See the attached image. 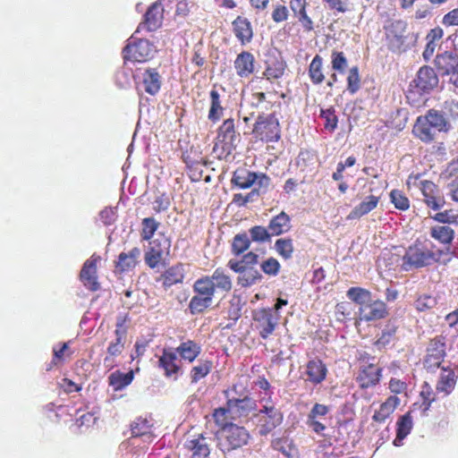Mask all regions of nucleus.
<instances>
[{"instance_id": "obj_35", "label": "nucleus", "mask_w": 458, "mask_h": 458, "mask_svg": "<svg viewBox=\"0 0 458 458\" xmlns=\"http://www.w3.org/2000/svg\"><path fill=\"white\" fill-rule=\"evenodd\" d=\"M433 130L434 128L428 123L427 119H422V116H419L413 126L412 132L415 137L428 143L434 140L435 133Z\"/></svg>"}, {"instance_id": "obj_12", "label": "nucleus", "mask_w": 458, "mask_h": 458, "mask_svg": "<svg viewBox=\"0 0 458 458\" xmlns=\"http://www.w3.org/2000/svg\"><path fill=\"white\" fill-rule=\"evenodd\" d=\"M420 190L423 196V202L433 210H440L445 204L444 195L438 186L431 181L424 180L420 182Z\"/></svg>"}, {"instance_id": "obj_46", "label": "nucleus", "mask_w": 458, "mask_h": 458, "mask_svg": "<svg viewBox=\"0 0 458 458\" xmlns=\"http://www.w3.org/2000/svg\"><path fill=\"white\" fill-rule=\"evenodd\" d=\"M250 239L247 233H241L234 235L232 242V252L235 256L242 254L250 248Z\"/></svg>"}, {"instance_id": "obj_44", "label": "nucleus", "mask_w": 458, "mask_h": 458, "mask_svg": "<svg viewBox=\"0 0 458 458\" xmlns=\"http://www.w3.org/2000/svg\"><path fill=\"white\" fill-rule=\"evenodd\" d=\"M422 119H427L428 123L438 131H446L448 130L445 117L435 109L428 110L427 114L422 116Z\"/></svg>"}, {"instance_id": "obj_36", "label": "nucleus", "mask_w": 458, "mask_h": 458, "mask_svg": "<svg viewBox=\"0 0 458 458\" xmlns=\"http://www.w3.org/2000/svg\"><path fill=\"white\" fill-rule=\"evenodd\" d=\"M137 77L132 68L128 67L126 64L120 67L114 73V83L120 89H129L133 81H137Z\"/></svg>"}, {"instance_id": "obj_38", "label": "nucleus", "mask_w": 458, "mask_h": 458, "mask_svg": "<svg viewBox=\"0 0 458 458\" xmlns=\"http://www.w3.org/2000/svg\"><path fill=\"white\" fill-rule=\"evenodd\" d=\"M210 280V284L216 289L229 292L232 289V281L229 276L225 275L224 270L221 268H216L213 274L209 276H207Z\"/></svg>"}, {"instance_id": "obj_24", "label": "nucleus", "mask_w": 458, "mask_h": 458, "mask_svg": "<svg viewBox=\"0 0 458 458\" xmlns=\"http://www.w3.org/2000/svg\"><path fill=\"white\" fill-rule=\"evenodd\" d=\"M209 439H211L209 437ZM208 437L203 434L198 435L192 439L185 442V447L192 452L191 458H208L210 454Z\"/></svg>"}, {"instance_id": "obj_49", "label": "nucleus", "mask_w": 458, "mask_h": 458, "mask_svg": "<svg viewBox=\"0 0 458 458\" xmlns=\"http://www.w3.org/2000/svg\"><path fill=\"white\" fill-rule=\"evenodd\" d=\"M314 152L311 150H301L297 158L296 165L301 171L312 172L314 165Z\"/></svg>"}, {"instance_id": "obj_8", "label": "nucleus", "mask_w": 458, "mask_h": 458, "mask_svg": "<svg viewBox=\"0 0 458 458\" xmlns=\"http://www.w3.org/2000/svg\"><path fill=\"white\" fill-rule=\"evenodd\" d=\"M403 260L411 267H422L437 261L438 257L430 250L427 242L417 240L407 249Z\"/></svg>"}, {"instance_id": "obj_56", "label": "nucleus", "mask_w": 458, "mask_h": 458, "mask_svg": "<svg viewBox=\"0 0 458 458\" xmlns=\"http://www.w3.org/2000/svg\"><path fill=\"white\" fill-rule=\"evenodd\" d=\"M250 239L256 242H269L272 234L270 233L268 228H266L261 225H255L251 227L250 230Z\"/></svg>"}, {"instance_id": "obj_16", "label": "nucleus", "mask_w": 458, "mask_h": 458, "mask_svg": "<svg viewBox=\"0 0 458 458\" xmlns=\"http://www.w3.org/2000/svg\"><path fill=\"white\" fill-rule=\"evenodd\" d=\"M382 371V368L373 363L361 366L356 377V382L362 389L376 386L381 380Z\"/></svg>"}, {"instance_id": "obj_47", "label": "nucleus", "mask_w": 458, "mask_h": 458, "mask_svg": "<svg viewBox=\"0 0 458 458\" xmlns=\"http://www.w3.org/2000/svg\"><path fill=\"white\" fill-rule=\"evenodd\" d=\"M163 285L167 288L181 283L183 279L182 269L181 267H172L162 275Z\"/></svg>"}, {"instance_id": "obj_34", "label": "nucleus", "mask_w": 458, "mask_h": 458, "mask_svg": "<svg viewBox=\"0 0 458 458\" xmlns=\"http://www.w3.org/2000/svg\"><path fill=\"white\" fill-rule=\"evenodd\" d=\"M257 181V174L245 168H238L233 174L232 183L241 189H248Z\"/></svg>"}, {"instance_id": "obj_2", "label": "nucleus", "mask_w": 458, "mask_h": 458, "mask_svg": "<svg viewBox=\"0 0 458 458\" xmlns=\"http://www.w3.org/2000/svg\"><path fill=\"white\" fill-rule=\"evenodd\" d=\"M382 40L389 52L401 55L411 47L415 38L405 21L390 19L383 26Z\"/></svg>"}, {"instance_id": "obj_63", "label": "nucleus", "mask_w": 458, "mask_h": 458, "mask_svg": "<svg viewBox=\"0 0 458 458\" xmlns=\"http://www.w3.org/2000/svg\"><path fill=\"white\" fill-rule=\"evenodd\" d=\"M259 262V255L250 251L244 254L241 260H233L231 259L228 262V267H231V264H239L241 267H254Z\"/></svg>"}, {"instance_id": "obj_58", "label": "nucleus", "mask_w": 458, "mask_h": 458, "mask_svg": "<svg viewBox=\"0 0 458 458\" xmlns=\"http://www.w3.org/2000/svg\"><path fill=\"white\" fill-rule=\"evenodd\" d=\"M360 88V78L358 66L350 69L347 76V89L351 94H355Z\"/></svg>"}, {"instance_id": "obj_40", "label": "nucleus", "mask_w": 458, "mask_h": 458, "mask_svg": "<svg viewBox=\"0 0 458 458\" xmlns=\"http://www.w3.org/2000/svg\"><path fill=\"white\" fill-rule=\"evenodd\" d=\"M306 0H292L291 1V8L299 18V21L302 24V26L308 30H311L313 29L312 20L306 13Z\"/></svg>"}, {"instance_id": "obj_39", "label": "nucleus", "mask_w": 458, "mask_h": 458, "mask_svg": "<svg viewBox=\"0 0 458 458\" xmlns=\"http://www.w3.org/2000/svg\"><path fill=\"white\" fill-rule=\"evenodd\" d=\"M209 95L210 107L208 117L211 122L216 123L221 119V117L224 114V107L222 106L220 94L218 93L217 90L213 89L210 91Z\"/></svg>"}, {"instance_id": "obj_62", "label": "nucleus", "mask_w": 458, "mask_h": 458, "mask_svg": "<svg viewBox=\"0 0 458 458\" xmlns=\"http://www.w3.org/2000/svg\"><path fill=\"white\" fill-rule=\"evenodd\" d=\"M332 68L340 73H344L347 67V59L343 52L334 51L331 55Z\"/></svg>"}, {"instance_id": "obj_23", "label": "nucleus", "mask_w": 458, "mask_h": 458, "mask_svg": "<svg viewBox=\"0 0 458 458\" xmlns=\"http://www.w3.org/2000/svg\"><path fill=\"white\" fill-rule=\"evenodd\" d=\"M152 425L147 419L138 418L131 424V441L136 444V439L141 437L143 442L151 443L155 436L151 432Z\"/></svg>"}, {"instance_id": "obj_22", "label": "nucleus", "mask_w": 458, "mask_h": 458, "mask_svg": "<svg viewBox=\"0 0 458 458\" xmlns=\"http://www.w3.org/2000/svg\"><path fill=\"white\" fill-rule=\"evenodd\" d=\"M229 267L239 274L238 284L242 287L253 285L262 279V275L255 267H241L239 264H231Z\"/></svg>"}, {"instance_id": "obj_20", "label": "nucleus", "mask_w": 458, "mask_h": 458, "mask_svg": "<svg viewBox=\"0 0 458 458\" xmlns=\"http://www.w3.org/2000/svg\"><path fill=\"white\" fill-rule=\"evenodd\" d=\"M435 65L442 75L458 74V55L451 51L438 54Z\"/></svg>"}, {"instance_id": "obj_32", "label": "nucleus", "mask_w": 458, "mask_h": 458, "mask_svg": "<svg viewBox=\"0 0 458 458\" xmlns=\"http://www.w3.org/2000/svg\"><path fill=\"white\" fill-rule=\"evenodd\" d=\"M174 352L177 355H180L182 360L192 362L199 355L201 346L194 341L187 340L182 342Z\"/></svg>"}, {"instance_id": "obj_61", "label": "nucleus", "mask_w": 458, "mask_h": 458, "mask_svg": "<svg viewBox=\"0 0 458 458\" xmlns=\"http://www.w3.org/2000/svg\"><path fill=\"white\" fill-rule=\"evenodd\" d=\"M330 10L338 13L351 12L354 9V4L350 0H325Z\"/></svg>"}, {"instance_id": "obj_5", "label": "nucleus", "mask_w": 458, "mask_h": 458, "mask_svg": "<svg viewBox=\"0 0 458 458\" xmlns=\"http://www.w3.org/2000/svg\"><path fill=\"white\" fill-rule=\"evenodd\" d=\"M261 408L254 413L253 420L260 436H267L281 425L284 420L283 413L269 400H260Z\"/></svg>"}, {"instance_id": "obj_37", "label": "nucleus", "mask_w": 458, "mask_h": 458, "mask_svg": "<svg viewBox=\"0 0 458 458\" xmlns=\"http://www.w3.org/2000/svg\"><path fill=\"white\" fill-rule=\"evenodd\" d=\"M213 368V362L209 360L200 359L198 363L192 367L190 372L191 384H197L200 379L206 377Z\"/></svg>"}, {"instance_id": "obj_4", "label": "nucleus", "mask_w": 458, "mask_h": 458, "mask_svg": "<svg viewBox=\"0 0 458 458\" xmlns=\"http://www.w3.org/2000/svg\"><path fill=\"white\" fill-rule=\"evenodd\" d=\"M216 438L217 447L226 454L246 445L250 439V433L244 427L233 424L219 428L216 433Z\"/></svg>"}, {"instance_id": "obj_64", "label": "nucleus", "mask_w": 458, "mask_h": 458, "mask_svg": "<svg viewBox=\"0 0 458 458\" xmlns=\"http://www.w3.org/2000/svg\"><path fill=\"white\" fill-rule=\"evenodd\" d=\"M99 220L100 222L106 225V226H108V225H113L116 219H117V212H116V208H110V207H106L104 209H102L100 212H99Z\"/></svg>"}, {"instance_id": "obj_50", "label": "nucleus", "mask_w": 458, "mask_h": 458, "mask_svg": "<svg viewBox=\"0 0 458 458\" xmlns=\"http://www.w3.org/2000/svg\"><path fill=\"white\" fill-rule=\"evenodd\" d=\"M193 290L195 293L206 297H211V299L213 300L215 290L212 284H210L209 278H208L207 276L198 279L194 283Z\"/></svg>"}, {"instance_id": "obj_27", "label": "nucleus", "mask_w": 458, "mask_h": 458, "mask_svg": "<svg viewBox=\"0 0 458 458\" xmlns=\"http://www.w3.org/2000/svg\"><path fill=\"white\" fill-rule=\"evenodd\" d=\"M380 200V196L369 195L366 197L359 205L355 206L354 208L350 212L348 219H357L369 214L374 210Z\"/></svg>"}, {"instance_id": "obj_17", "label": "nucleus", "mask_w": 458, "mask_h": 458, "mask_svg": "<svg viewBox=\"0 0 458 458\" xmlns=\"http://www.w3.org/2000/svg\"><path fill=\"white\" fill-rule=\"evenodd\" d=\"M158 366L164 370L166 377L176 380L182 374V368L178 364L177 354L173 349H164L158 359Z\"/></svg>"}, {"instance_id": "obj_13", "label": "nucleus", "mask_w": 458, "mask_h": 458, "mask_svg": "<svg viewBox=\"0 0 458 458\" xmlns=\"http://www.w3.org/2000/svg\"><path fill=\"white\" fill-rule=\"evenodd\" d=\"M149 244V250L145 253V262L150 268H156L161 263L164 255L169 253L171 242L168 238L161 236Z\"/></svg>"}, {"instance_id": "obj_10", "label": "nucleus", "mask_w": 458, "mask_h": 458, "mask_svg": "<svg viewBox=\"0 0 458 458\" xmlns=\"http://www.w3.org/2000/svg\"><path fill=\"white\" fill-rule=\"evenodd\" d=\"M252 132L256 139L262 141H277L280 139L278 120L273 114L259 115Z\"/></svg>"}, {"instance_id": "obj_28", "label": "nucleus", "mask_w": 458, "mask_h": 458, "mask_svg": "<svg viewBox=\"0 0 458 458\" xmlns=\"http://www.w3.org/2000/svg\"><path fill=\"white\" fill-rule=\"evenodd\" d=\"M254 56L247 51L239 54L234 61L236 73L242 77H249L254 71Z\"/></svg>"}, {"instance_id": "obj_52", "label": "nucleus", "mask_w": 458, "mask_h": 458, "mask_svg": "<svg viewBox=\"0 0 458 458\" xmlns=\"http://www.w3.org/2000/svg\"><path fill=\"white\" fill-rule=\"evenodd\" d=\"M320 117L324 121V129L329 132L334 131L338 123V119L334 108L321 109Z\"/></svg>"}, {"instance_id": "obj_48", "label": "nucleus", "mask_w": 458, "mask_h": 458, "mask_svg": "<svg viewBox=\"0 0 458 458\" xmlns=\"http://www.w3.org/2000/svg\"><path fill=\"white\" fill-rule=\"evenodd\" d=\"M212 304L211 297H206L199 294L194 295L189 303V309L192 314L203 312Z\"/></svg>"}, {"instance_id": "obj_31", "label": "nucleus", "mask_w": 458, "mask_h": 458, "mask_svg": "<svg viewBox=\"0 0 458 458\" xmlns=\"http://www.w3.org/2000/svg\"><path fill=\"white\" fill-rule=\"evenodd\" d=\"M267 228L272 236L281 235L291 229V218L282 211L269 221Z\"/></svg>"}, {"instance_id": "obj_11", "label": "nucleus", "mask_w": 458, "mask_h": 458, "mask_svg": "<svg viewBox=\"0 0 458 458\" xmlns=\"http://www.w3.org/2000/svg\"><path fill=\"white\" fill-rule=\"evenodd\" d=\"M279 318L280 316L270 308L260 309L254 312L253 319L256 323V328L263 339H267L273 334Z\"/></svg>"}, {"instance_id": "obj_26", "label": "nucleus", "mask_w": 458, "mask_h": 458, "mask_svg": "<svg viewBox=\"0 0 458 458\" xmlns=\"http://www.w3.org/2000/svg\"><path fill=\"white\" fill-rule=\"evenodd\" d=\"M400 403V399L395 395H390L386 400L382 403L373 416V421L377 423H384L394 411Z\"/></svg>"}, {"instance_id": "obj_41", "label": "nucleus", "mask_w": 458, "mask_h": 458, "mask_svg": "<svg viewBox=\"0 0 458 458\" xmlns=\"http://www.w3.org/2000/svg\"><path fill=\"white\" fill-rule=\"evenodd\" d=\"M430 236L443 244H450L454 238V230L448 225H435L430 228Z\"/></svg>"}, {"instance_id": "obj_6", "label": "nucleus", "mask_w": 458, "mask_h": 458, "mask_svg": "<svg viewBox=\"0 0 458 458\" xmlns=\"http://www.w3.org/2000/svg\"><path fill=\"white\" fill-rule=\"evenodd\" d=\"M438 84V77L434 69L422 66L417 72L416 78L410 83L407 98L412 102L420 101L425 93H428Z\"/></svg>"}, {"instance_id": "obj_45", "label": "nucleus", "mask_w": 458, "mask_h": 458, "mask_svg": "<svg viewBox=\"0 0 458 458\" xmlns=\"http://www.w3.org/2000/svg\"><path fill=\"white\" fill-rule=\"evenodd\" d=\"M212 418L214 419L215 423L220 428H224L225 427L234 424L230 421L233 419L227 404L225 407H219L215 409L212 413Z\"/></svg>"}, {"instance_id": "obj_9", "label": "nucleus", "mask_w": 458, "mask_h": 458, "mask_svg": "<svg viewBox=\"0 0 458 458\" xmlns=\"http://www.w3.org/2000/svg\"><path fill=\"white\" fill-rule=\"evenodd\" d=\"M156 47L148 39H138L132 36L123 48V58L125 61L145 62L153 57L156 53Z\"/></svg>"}, {"instance_id": "obj_18", "label": "nucleus", "mask_w": 458, "mask_h": 458, "mask_svg": "<svg viewBox=\"0 0 458 458\" xmlns=\"http://www.w3.org/2000/svg\"><path fill=\"white\" fill-rule=\"evenodd\" d=\"M440 375L436 385L438 393H444L445 395L450 394L455 388L458 379L457 367L447 365L439 368Z\"/></svg>"}, {"instance_id": "obj_55", "label": "nucleus", "mask_w": 458, "mask_h": 458, "mask_svg": "<svg viewBox=\"0 0 458 458\" xmlns=\"http://www.w3.org/2000/svg\"><path fill=\"white\" fill-rule=\"evenodd\" d=\"M335 313L337 320L344 321L352 318L354 313V308L351 302L342 301L336 304Z\"/></svg>"}, {"instance_id": "obj_59", "label": "nucleus", "mask_w": 458, "mask_h": 458, "mask_svg": "<svg viewBox=\"0 0 458 458\" xmlns=\"http://www.w3.org/2000/svg\"><path fill=\"white\" fill-rule=\"evenodd\" d=\"M159 223L153 217H146L142 220V232L141 236L143 240H150L155 232L157 230Z\"/></svg>"}, {"instance_id": "obj_54", "label": "nucleus", "mask_w": 458, "mask_h": 458, "mask_svg": "<svg viewBox=\"0 0 458 458\" xmlns=\"http://www.w3.org/2000/svg\"><path fill=\"white\" fill-rule=\"evenodd\" d=\"M390 200L394 204V208L399 210L405 211L410 208V200L402 191H391Z\"/></svg>"}, {"instance_id": "obj_14", "label": "nucleus", "mask_w": 458, "mask_h": 458, "mask_svg": "<svg viewBox=\"0 0 458 458\" xmlns=\"http://www.w3.org/2000/svg\"><path fill=\"white\" fill-rule=\"evenodd\" d=\"M136 89L139 93L145 91L150 96L157 94L161 88V76L156 69H146L140 75H138Z\"/></svg>"}, {"instance_id": "obj_53", "label": "nucleus", "mask_w": 458, "mask_h": 458, "mask_svg": "<svg viewBox=\"0 0 458 458\" xmlns=\"http://www.w3.org/2000/svg\"><path fill=\"white\" fill-rule=\"evenodd\" d=\"M437 304V298L429 294L420 295L414 301V307L419 312L428 311L433 309Z\"/></svg>"}, {"instance_id": "obj_43", "label": "nucleus", "mask_w": 458, "mask_h": 458, "mask_svg": "<svg viewBox=\"0 0 458 458\" xmlns=\"http://www.w3.org/2000/svg\"><path fill=\"white\" fill-rule=\"evenodd\" d=\"M398 326L394 320H388L382 330L381 335L375 342V345L378 348L387 345L394 337Z\"/></svg>"}, {"instance_id": "obj_60", "label": "nucleus", "mask_w": 458, "mask_h": 458, "mask_svg": "<svg viewBox=\"0 0 458 458\" xmlns=\"http://www.w3.org/2000/svg\"><path fill=\"white\" fill-rule=\"evenodd\" d=\"M431 217L433 220L441 224H458V215L454 214L453 209H447L445 211L438 212Z\"/></svg>"}, {"instance_id": "obj_7", "label": "nucleus", "mask_w": 458, "mask_h": 458, "mask_svg": "<svg viewBox=\"0 0 458 458\" xmlns=\"http://www.w3.org/2000/svg\"><path fill=\"white\" fill-rule=\"evenodd\" d=\"M445 357L446 337L442 335H436L428 343L426 354L422 360L424 369L428 373H436L442 367Z\"/></svg>"}, {"instance_id": "obj_33", "label": "nucleus", "mask_w": 458, "mask_h": 458, "mask_svg": "<svg viewBox=\"0 0 458 458\" xmlns=\"http://www.w3.org/2000/svg\"><path fill=\"white\" fill-rule=\"evenodd\" d=\"M123 320L119 319L116 322V329L114 331L115 340L111 342L107 347V354L110 356H118L123 350L124 338L126 335V329L123 327Z\"/></svg>"}, {"instance_id": "obj_19", "label": "nucleus", "mask_w": 458, "mask_h": 458, "mask_svg": "<svg viewBox=\"0 0 458 458\" xmlns=\"http://www.w3.org/2000/svg\"><path fill=\"white\" fill-rule=\"evenodd\" d=\"M227 405L232 413L233 419L236 420L242 417H247L250 412L255 411L257 408V402L252 397L245 395L242 398H229L227 400Z\"/></svg>"}, {"instance_id": "obj_15", "label": "nucleus", "mask_w": 458, "mask_h": 458, "mask_svg": "<svg viewBox=\"0 0 458 458\" xmlns=\"http://www.w3.org/2000/svg\"><path fill=\"white\" fill-rule=\"evenodd\" d=\"M99 260L100 257L93 254L84 262L80 273V279L83 285L92 292H96L99 289L97 276V264Z\"/></svg>"}, {"instance_id": "obj_57", "label": "nucleus", "mask_w": 458, "mask_h": 458, "mask_svg": "<svg viewBox=\"0 0 458 458\" xmlns=\"http://www.w3.org/2000/svg\"><path fill=\"white\" fill-rule=\"evenodd\" d=\"M275 249L280 256L288 259L292 257L293 252V241L286 238L278 239L275 243Z\"/></svg>"}, {"instance_id": "obj_29", "label": "nucleus", "mask_w": 458, "mask_h": 458, "mask_svg": "<svg viewBox=\"0 0 458 458\" xmlns=\"http://www.w3.org/2000/svg\"><path fill=\"white\" fill-rule=\"evenodd\" d=\"M233 26L234 35L242 42V44L250 42L253 36V31L251 24L247 18L238 16L233 21Z\"/></svg>"}, {"instance_id": "obj_30", "label": "nucleus", "mask_w": 458, "mask_h": 458, "mask_svg": "<svg viewBox=\"0 0 458 458\" xmlns=\"http://www.w3.org/2000/svg\"><path fill=\"white\" fill-rule=\"evenodd\" d=\"M140 256V250L137 247L132 248L128 252H121L116 262V269L121 272L130 271L134 268Z\"/></svg>"}, {"instance_id": "obj_21", "label": "nucleus", "mask_w": 458, "mask_h": 458, "mask_svg": "<svg viewBox=\"0 0 458 458\" xmlns=\"http://www.w3.org/2000/svg\"><path fill=\"white\" fill-rule=\"evenodd\" d=\"M162 21L163 9L160 7L159 3H154L148 7L144 15V21L139 25L136 32H140L144 29L148 31H154L161 26Z\"/></svg>"}, {"instance_id": "obj_51", "label": "nucleus", "mask_w": 458, "mask_h": 458, "mask_svg": "<svg viewBox=\"0 0 458 458\" xmlns=\"http://www.w3.org/2000/svg\"><path fill=\"white\" fill-rule=\"evenodd\" d=\"M420 396L422 399L420 407L423 412H426L429 410L431 403L436 401V394L428 383L424 382Z\"/></svg>"}, {"instance_id": "obj_42", "label": "nucleus", "mask_w": 458, "mask_h": 458, "mask_svg": "<svg viewBox=\"0 0 458 458\" xmlns=\"http://www.w3.org/2000/svg\"><path fill=\"white\" fill-rule=\"evenodd\" d=\"M133 379L132 372L128 373H121L119 371H115L112 373L109 377V385L113 387L114 391H119L129 386Z\"/></svg>"}, {"instance_id": "obj_3", "label": "nucleus", "mask_w": 458, "mask_h": 458, "mask_svg": "<svg viewBox=\"0 0 458 458\" xmlns=\"http://www.w3.org/2000/svg\"><path fill=\"white\" fill-rule=\"evenodd\" d=\"M241 141V135L235 131L234 120L226 119L217 130V137L213 152L219 159H226Z\"/></svg>"}, {"instance_id": "obj_1", "label": "nucleus", "mask_w": 458, "mask_h": 458, "mask_svg": "<svg viewBox=\"0 0 458 458\" xmlns=\"http://www.w3.org/2000/svg\"><path fill=\"white\" fill-rule=\"evenodd\" d=\"M346 296L359 306L355 325L360 322H372L383 319L388 316L387 306L381 300H373L372 293L368 289L354 286L348 289Z\"/></svg>"}, {"instance_id": "obj_25", "label": "nucleus", "mask_w": 458, "mask_h": 458, "mask_svg": "<svg viewBox=\"0 0 458 458\" xmlns=\"http://www.w3.org/2000/svg\"><path fill=\"white\" fill-rule=\"evenodd\" d=\"M413 428L411 411H407L400 416L396 421V436L393 441L394 446L403 445V439L411 433Z\"/></svg>"}]
</instances>
